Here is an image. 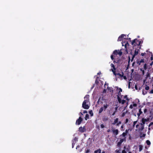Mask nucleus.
<instances>
[{
  "instance_id": "obj_40",
  "label": "nucleus",
  "mask_w": 153,
  "mask_h": 153,
  "mask_svg": "<svg viewBox=\"0 0 153 153\" xmlns=\"http://www.w3.org/2000/svg\"><path fill=\"white\" fill-rule=\"evenodd\" d=\"M100 126H101V128H103L105 127V126L103 125V124H101V125Z\"/></svg>"
},
{
  "instance_id": "obj_21",
  "label": "nucleus",
  "mask_w": 153,
  "mask_h": 153,
  "mask_svg": "<svg viewBox=\"0 0 153 153\" xmlns=\"http://www.w3.org/2000/svg\"><path fill=\"white\" fill-rule=\"evenodd\" d=\"M103 108L102 107H101L99 109V114H100L103 111Z\"/></svg>"
},
{
  "instance_id": "obj_27",
  "label": "nucleus",
  "mask_w": 153,
  "mask_h": 153,
  "mask_svg": "<svg viewBox=\"0 0 153 153\" xmlns=\"http://www.w3.org/2000/svg\"><path fill=\"white\" fill-rule=\"evenodd\" d=\"M139 151L140 152L142 149L143 146L142 145H139Z\"/></svg>"
},
{
  "instance_id": "obj_12",
  "label": "nucleus",
  "mask_w": 153,
  "mask_h": 153,
  "mask_svg": "<svg viewBox=\"0 0 153 153\" xmlns=\"http://www.w3.org/2000/svg\"><path fill=\"white\" fill-rule=\"evenodd\" d=\"M122 45L123 46V45L124 44L125 45L124 46H125V48L126 49H127V46H129V44L128 43V42H122Z\"/></svg>"
},
{
  "instance_id": "obj_59",
  "label": "nucleus",
  "mask_w": 153,
  "mask_h": 153,
  "mask_svg": "<svg viewBox=\"0 0 153 153\" xmlns=\"http://www.w3.org/2000/svg\"><path fill=\"white\" fill-rule=\"evenodd\" d=\"M153 61H152V62L150 64V65L152 66L153 65Z\"/></svg>"
},
{
  "instance_id": "obj_41",
  "label": "nucleus",
  "mask_w": 153,
  "mask_h": 153,
  "mask_svg": "<svg viewBox=\"0 0 153 153\" xmlns=\"http://www.w3.org/2000/svg\"><path fill=\"white\" fill-rule=\"evenodd\" d=\"M129 129H126L125 131V133L127 134H128V131H129Z\"/></svg>"
},
{
  "instance_id": "obj_4",
  "label": "nucleus",
  "mask_w": 153,
  "mask_h": 153,
  "mask_svg": "<svg viewBox=\"0 0 153 153\" xmlns=\"http://www.w3.org/2000/svg\"><path fill=\"white\" fill-rule=\"evenodd\" d=\"M82 120H83L81 118V117H80L76 121V125H80L81 123L82 122Z\"/></svg>"
},
{
  "instance_id": "obj_45",
  "label": "nucleus",
  "mask_w": 153,
  "mask_h": 153,
  "mask_svg": "<svg viewBox=\"0 0 153 153\" xmlns=\"http://www.w3.org/2000/svg\"><path fill=\"white\" fill-rule=\"evenodd\" d=\"M146 54V53H141V55L142 56H144Z\"/></svg>"
},
{
  "instance_id": "obj_33",
  "label": "nucleus",
  "mask_w": 153,
  "mask_h": 153,
  "mask_svg": "<svg viewBox=\"0 0 153 153\" xmlns=\"http://www.w3.org/2000/svg\"><path fill=\"white\" fill-rule=\"evenodd\" d=\"M143 68L145 70H146L147 69V65L146 64H145L144 65Z\"/></svg>"
},
{
  "instance_id": "obj_28",
  "label": "nucleus",
  "mask_w": 153,
  "mask_h": 153,
  "mask_svg": "<svg viewBox=\"0 0 153 153\" xmlns=\"http://www.w3.org/2000/svg\"><path fill=\"white\" fill-rule=\"evenodd\" d=\"M122 52L121 51H119V50H118V55H119L120 56H121L122 54Z\"/></svg>"
},
{
  "instance_id": "obj_1",
  "label": "nucleus",
  "mask_w": 153,
  "mask_h": 153,
  "mask_svg": "<svg viewBox=\"0 0 153 153\" xmlns=\"http://www.w3.org/2000/svg\"><path fill=\"white\" fill-rule=\"evenodd\" d=\"M85 100L82 104V107L86 109H89L90 106L88 105V103H90L89 100V95L88 94L86 95L84 97Z\"/></svg>"
},
{
  "instance_id": "obj_9",
  "label": "nucleus",
  "mask_w": 153,
  "mask_h": 153,
  "mask_svg": "<svg viewBox=\"0 0 153 153\" xmlns=\"http://www.w3.org/2000/svg\"><path fill=\"white\" fill-rule=\"evenodd\" d=\"M79 130L80 132L81 133L85 132L86 131L85 126H84L83 127L81 126L79 127Z\"/></svg>"
},
{
  "instance_id": "obj_44",
  "label": "nucleus",
  "mask_w": 153,
  "mask_h": 153,
  "mask_svg": "<svg viewBox=\"0 0 153 153\" xmlns=\"http://www.w3.org/2000/svg\"><path fill=\"white\" fill-rule=\"evenodd\" d=\"M146 134H143L142 135H140V138H141L143 137H145Z\"/></svg>"
},
{
  "instance_id": "obj_10",
  "label": "nucleus",
  "mask_w": 153,
  "mask_h": 153,
  "mask_svg": "<svg viewBox=\"0 0 153 153\" xmlns=\"http://www.w3.org/2000/svg\"><path fill=\"white\" fill-rule=\"evenodd\" d=\"M124 36L126 37V35L122 34H121L118 38V41H122V39L124 37Z\"/></svg>"
},
{
  "instance_id": "obj_36",
  "label": "nucleus",
  "mask_w": 153,
  "mask_h": 153,
  "mask_svg": "<svg viewBox=\"0 0 153 153\" xmlns=\"http://www.w3.org/2000/svg\"><path fill=\"white\" fill-rule=\"evenodd\" d=\"M90 152V150L88 149H87L85 150V153H88Z\"/></svg>"
},
{
  "instance_id": "obj_31",
  "label": "nucleus",
  "mask_w": 153,
  "mask_h": 153,
  "mask_svg": "<svg viewBox=\"0 0 153 153\" xmlns=\"http://www.w3.org/2000/svg\"><path fill=\"white\" fill-rule=\"evenodd\" d=\"M127 135L125 132H123L122 134L121 135V136L122 135V136L123 137H126L125 136Z\"/></svg>"
},
{
  "instance_id": "obj_5",
  "label": "nucleus",
  "mask_w": 153,
  "mask_h": 153,
  "mask_svg": "<svg viewBox=\"0 0 153 153\" xmlns=\"http://www.w3.org/2000/svg\"><path fill=\"white\" fill-rule=\"evenodd\" d=\"M144 59H137L136 60L137 63L139 65H140L141 63H144Z\"/></svg>"
},
{
  "instance_id": "obj_23",
  "label": "nucleus",
  "mask_w": 153,
  "mask_h": 153,
  "mask_svg": "<svg viewBox=\"0 0 153 153\" xmlns=\"http://www.w3.org/2000/svg\"><path fill=\"white\" fill-rule=\"evenodd\" d=\"M89 118V115L88 114H86L85 115V119L86 120H87V119Z\"/></svg>"
},
{
  "instance_id": "obj_39",
  "label": "nucleus",
  "mask_w": 153,
  "mask_h": 153,
  "mask_svg": "<svg viewBox=\"0 0 153 153\" xmlns=\"http://www.w3.org/2000/svg\"><path fill=\"white\" fill-rule=\"evenodd\" d=\"M115 152L117 153H120V150L119 149H117L115 151Z\"/></svg>"
},
{
  "instance_id": "obj_48",
  "label": "nucleus",
  "mask_w": 153,
  "mask_h": 153,
  "mask_svg": "<svg viewBox=\"0 0 153 153\" xmlns=\"http://www.w3.org/2000/svg\"><path fill=\"white\" fill-rule=\"evenodd\" d=\"M133 107H136L137 106V104L136 103H134L132 105Z\"/></svg>"
},
{
  "instance_id": "obj_37",
  "label": "nucleus",
  "mask_w": 153,
  "mask_h": 153,
  "mask_svg": "<svg viewBox=\"0 0 153 153\" xmlns=\"http://www.w3.org/2000/svg\"><path fill=\"white\" fill-rule=\"evenodd\" d=\"M118 107V104H117V107H116L115 108V111H116V112L117 111Z\"/></svg>"
},
{
  "instance_id": "obj_56",
  "label": "nucleus",
  "mask_w": 153,
  "mask_h": 153,
  "mask_svg": "<svg viewBox=\"0 0 153 153\" xmlns=\"http://www.w3.org/2000/svg\"><path fill=\"white\" fill-rule=\"evenodd\" d=\"M116 112V111H114L113 113V114H112V115L113 116H114L115 114V113Z\"/></svg>"
},
{
  "instance_id": "obj_58",
  "label": "nucleus",
  "mask_w": 153,
  "mask_h": 153,
  "mask_svg": "<svg viewBox=\"0 0 153 153\" xmlns=\"http://www.w3.org/2000/svg\"><path fill=\"white\" fill-rule=\"evenodd\" d=\"M118 62H118V61L117 62H116V61H115V60H114L113 61V63H118Z\"/></svg>"
},
{
  "instance_id": "obj_11",
  "label": "nucleus",
  "mask_w": 153,
  "mask_h": 153,
  "mask_svg": "<svg viewBox=\"0 0 153 153\" xmlns=\"http://www.w3.org/2000/svg\"><path fill=\"white\" fill-rule=\"evenodd\" d=\"M113 133L116 136L119 133V131L118 129L112 130Z\"/></svg>"
},
{
  "instance_id": "obj_24",
  "label": "nucleus",
  "mask_w": 153,
  "mask_h": 153,
  "mask_svg": "<svg viewBox=\"0 0 153 153\" xmlns=\"http://www.w3.org/2000/svg\"><path fill=\"white\" fill-rule=\"evenodd\" d=\"M89 113L90 114L91 116H92L93 115V113L92 110L89 111Z\"/></svg>"
},
{
  "instance_id": "obj_63",
  "label": "nucleus",
  "mask_w": 153,
  "mask_h": 153,
  "mask_svg": "<svg viewBox=\"0 0 153 153\" xmlns=\"http://www.w3.org/2000/svg\"><path fill=\"white\" fill-rule=\"evenodd\" d=\"M101 74V72H100L98 73H97V75H100V74Z\"/></svg>"
},
{
  "instance_id": "obj_15",
  "label": "nucleus",
  "mask_w": 153,
  "mask_h": 153,
  "mask_svg": "<svg viewBox=\"0 0 153 153\" xmlns=\"http://www.w3.org/2000/svg\"><path fill=\"white\" fill-rule=\"evenodd\" d=\"M108 106H109V105L106 103L105 105H104L103 107H102L103 108V109L104 111H105V110L107 108V107Z\"/></svg>"
},
{
  "instance_id": "obj_60",
  "label": "nucleus",
  "mask_w": 153,
  "mask_h": 153,
  "mask_svg": "<svg viewBox=\"0 0 153 153\" xmlns=\"http://www.w3.org/2000/svg\"><path fill=\"white\" fill-rule=\"evenodd\" d=\"M144 128V126H142V127H141V130H143Z\"/></svg>"
},
{
  "instance_id": "obj_2",
  "label": "nucleus",
  "mask_w": 153,
  "mask_h": 153,
  "mask_svg": "<svg viewBox=\"0 0 153 153\" xmlns=\"http://www.w3.org/2000/svg\"><path fill=\"white\" fill-rule=\"evenodd\" d=\"M141 42L137 40V39H136L133 40L131 42L132 45H134V46H135V44L137 45V46H139Z\"/></svg>"
},
{
  "instance_id": "obj_54",
  "label": "nucleus",
  "mask_w": 153,
  "mask_h": 153,
  "mask_svg": "<svg viewBox=\"0 0 153 153\" xmlns=\"http://www.w3.org/2000/svg\"><path fill=\"white\" fill-rule=\"evenodd\" d=\"M150 93L153 94V89H152L150 92Z\"/></svg>"
},
{
  "instance_id": "obj_55",
  "label": "nucleus",
  "mask_w": 153,
  "mask_h": 153,
  "mask_svg": "<svg viewBox=\"0 0 153 153\" xmlns=\"http://www.w3.org/2000/svg\"><path fill=\"white\" fill-rule=\"evenodd\" d=\"M87 113V111H86V110H84L83 112V113L84 114H85V113Z\"/></svg>"
},
{
  "instance_id": "obj_34",
  "label": "nucleus",
  "mask_w": 153,
  "mask_h": 153,
  "mask_svg": "<svg viewBox=\"0 0 153 153\" xmlns=\"http://www.w3.org/2000/svg\"><path fill=\"white\" fill-rule=\"evenodd\" d=\"M114 56L113 54L111 56V59L113 60H114Z\"/></svg>"
},
{
  "instance_id": "obj_30",
  "label": "nucleus",
  "mask_w": 153,
  "mask_h": 153,
  "mask_svg": "<svg viewBox=\"0 0 153 153\" xmlns=\"http://www.w3.org/2000/svg\"><path fill=\"white\" fill-rule=\"evenodd\" d=\"M136 56V55H135V54H134L133 55H132V57L131 58V62H132L133 61L134 58V57Z\"/></svg>"
},
{
  "instance_id": "obj_62",
  "label": "nucleus",
  "mask_w": 153,
  "mask_h": 153,
  "mask_svg": "<svg viewBox=\"0 0 153 153\" xmlns=\"http://www.w3.org/2000/svg\"><path fill=\"white\" fill-rule=\"evenodd\" d=\"M107 132H110V129H108V130H107Z\"/></svg>"
},
{
  "instance_id": "obj_16",
  "label": "nucleus",
  "mask_w": 153,
  "mask_h": 153,
  "mask_svg": "<svg viewBox=\"0 0 153 153\" xmlns=\"http://www.w3.org/2000/svg\"><path fill=\"white\" fill-rule=\"evenodd\" d=\"M112 54L114 55V56H115L117 55V54H118V51H117V50H114L113 51Z\"/></svg>"
},
{
  "instance_id": "obj_47",
  "label": "nucleus",
  "mask_w": 153,
  "mask_h": 153,
  "mask_svg": "<svg viewBox=\"0 0 153 153\" xmlns=\"http://www.w3.org/2000/svg\"><path fill=\"white\" fill-rule=\"evenodd\" d=\"M128 64H129V62H130V56H128Z\"/></svg>"
},
{
  "instance_id": "obj_57",
  "label": "nucleus",
  "mask_w": 153,
  "mask_h": 153,
  "mask_svg": "<svg viewBox=\"0 0 153 153\" xmlns=\"http://www.w3.org/2000/svg\"><path fill=\"white\" fill-rule=\"evenodd\" d=\"M149 75H150V74H149V73H147V75H146L147 77H149Z\"/></svg>"
},
{
  "instance_id": "obj_35",
  "label": "nucleus",
  "mask_w": 153,
  "mask_h": 153,
  "mask_svg": "<svg viewBox=\"0 0 153 153\" xmlns=\"http://www.w3.org/2000/svg\"><path fill=\"white\" fill-rule=\"evenodd\" d=\"M149 53H151V58H150V59H151V60H153V55H152V52H149Z\"/></svg>"
},
{
  "instance_id": "obj_42",
  "label": "nucleus",
  "mask_w": 153,
  "mask_h": 153,
  "mask_svg": "<svg viewBox=\"0 0 153 153\" xmlns=\"http://www.w3.org/2000/svg\"><path fill=\"white\" fill-rule=\"evenodd\" d=\"M128 121V118H127L126 120V121L125 122V123L126 124Z\"/></svg>"
},
{
  "instance_id": "obj_29",
  "label": "nucleus",
  "mask_w": 153,
  "mask_h": 153,
  "mask_svg": "<svg viewBox=\"0 0 153 153\" xmlns=\"http://www.w3.org/2000/svg\"><path fill=\"white\" fill-rule=\"evenodd\" d=\"M146 143L148 145H150L151 144V142L149 140H147L146 141Z\"/></svg>"
},
{
  "instance_id": "obj_3",
  "label": "nucleus",
  "mask_w": 153,
  "mask_h": 153,
  "mask_svg": "<svg viewBox=\"0 0 153 153\" xmlns=\"http://www.w3.org/2000/svg\"><path fill=\"white\" fill-rule=\"evenodd\" d=\"M117 99L118 100V101L119 103H121L122 104H123L126 102V101L125 100H121V98L120 97V96L119 95L117 96Z\"/></svg>"
},
{
  "instance_id": "obj_25",
  "label": "nucleus",
  "mask_w": 153,
  "mask_h": 153,
  "mask_svg": "<svg viewBox=\"0 0 153 153\" xmlns=\"http://www.w3.org/2000/svg\"><path fill=\"white\" fill-rule=\"evenodd\" d=\"M124 98L126 99V100H127L128 101L129 100V99L127 97V95H125L124 96Z\"/></svg>"
},
{
  "instance_id": "obj_17",
  "label": "nucleus",
  "mask_w": 153,
  "mask_h": 153,
  "mask_svg": "<svg viewBox=\"0 0 153 153\" xmlns=\"http://www.w3.org/2000/svg\"><path fill=\"white\" fill-rule=\"evenodd\" d=\"M139 51V49H136L134 51V54L136 55H137Z\"/></svg>"
},
{
  "instance_id": "obj_49",
  "label": "nucleus",
  "mask_w": 153,
  "mask_h": 153,
  "mask_svg": "<svg viewBox=\"0 0 153 153\" xmlns=\"http://www.w3.org/2000/svg\"><path fill=\"white\" fill-rule=\"evenodd\" d=\"M133 108V105H132L131 104L129 106V108L131 109H132Z\"/></svg>"
},
{
  "instance_id": "obj_26",
  "label": "nucleus",
  "mask_w": 153,
  "mask_h": 153,
  "mask_svg": "<svg viewBox=\"0 0 153 153\" xmlns=\"http://www.w3.org/2000/svg\"><path fill=\"white\" fill-rule=\"evenodd\" d=\"M127 113V111H126V112H123L122 115H121V117H123L125 116V115H126V114Z\"/></svg>"
},
{
  "instance_id": "obj_52",
  "label": "nucleus",
  "mask_w": 153,
  "mask_h": 153,
  "mask_svg": "<svg viewBox=\"0 0 153 153\" xmlns=\"http://www.w3.org/2000/svg\"><path fill=\"white\" fill-rule=\"evenodd\" d=\"M147 111V109L146 108V109H144V113H146V112Z\"/></svg>"
},
{
  "instance_id": "obj_19",
  "label": "nucleus",
  "mask_w": 153,
  "mask_h": 153,
  "mask_svg": "<svg viewBox=\"0 0 153 153\" xmlns=\"http://www.w3.org/2000/svg\"><path fill=\"white\" fill-rule=\"evenodd\" d=\"M118 118H116L114 121L113 123H112V124L113 125L115 124L116 123H117L118 122Z\"/></svg>"
},
{
  "instance_id": "obj_13",
  "label": "nucleus",
  "mask_w": 153,
  "mask_h": 153,
  "mask_svg": "<svg viewBox=\"0 0 153 153\" xmlns=\"http://www.w3.org/2000/svg\"><path fill=\"white\" fill-rule=\"evenodd\" d=\"M147 120L144 118H143L142 119V123L141 124L142 125H143L145 124L146 122L147 121Z\"/></svg>"
},
{
  "instance_id": "obj_22",
  "label": "nucleus",
  "mask_w": 153,
  "mask_h": 153,
  "mask_svg": "<svg viewBox=\"0 0 153 153\" xmlns=\"http://www.w3.org/2000/svg\"><path fill=\"white\" fill-rule=\"evenodd\" d=\"M122 89L121 88H120L119 89V92L118 93V95H119V96L120 95V94H121L120 92H122Z\"/></svg>"
},
{
  "instance_id": "obj_18",
  "label": "nucleus",
  "mask_w": 153,
  "mask_h": 153,
  "mask_svg": "<svg viewBox=\"0 0 153 153\" xmlns=\"http://www.w3.org/2000/svg\"><path fill=\"white\" fill-rule=\"evenodd\" d=\"M139 113H138L137 114V115L138 117H139L140 115L142 114L143 113L142 111H141V109H140L139 110Z\"/></svg>"
},
{
  "instance_id": "obj_8",
  "label": "nucleus",
  "mask_w": 153,
  "mask_h": 153,
  "mask_svg": "<svg viewBox=\"0 0 153 153\" xmlns=\"http://www.w3.org/2000/svg\"><path fill=\"white\" fill-rule=\"evenodd\" d=\"M111 68H113V69H111L112 72H113L114 75H116L115 73V70H116V68H115L114 65L113 64L111 63Z\"/></svg>"
},
{
  "instance_id": "obj_7",
  "label": "nucleus",
  "mask_w": 153,
  "mask_h": 153,
  "mask_svg": "<svg viewBox=\"0 0 153 153\" xmlns=\"http://www.w3.org/2000/svg\"><path fill=\"white\" fill-rule=\"evenodd\" d=\"M126 140V138L125 137L123 139H121L120 140V141L118 142L117 144V146H120L121 145L122 143L124 141Z\"/></svg>"
},
{
  "instance_id": "obj_50",
  "label": "nucleus",
  "mask_w": 153,
  "mask_h": 153,
  "mask_svg": "<svg viewBox=\"0 0 153 153\" xmlns=\"http://www.w3.org/2000/svg\"><path fill=\"white\" fill-rule=\"evenodd\" d=\"M142 93H143V95H145V94H146L147 93V92L146 91H145V93L144 92V91H143Z\"/></svg>"
},
{
  "instance_id": "obj_32",
  "label": "nucleus",
  "mask_w": 153,
  "mask_h": 153,
  "mask_svg": "<svg viewBox=\"0 0 153 153\" xmlns=\"http://www.w3.org/2000/svg\"><path fill=\"white\" fill-rule=\"evenodd\" d=\"M146 87L145 88V89L146 90H149V86H147L146 85Z\"/></svg>"
},
{
  "instance_id": "obj_14",
  "label": "nucleus",
  "mask_w": 153,
  "mask_h": 153,
  "mask_svg": "<svg viewBox=\"0 0 153 153\" xmlns=\"http://www.w3.org/2000/svg\"><path fill=\"white\" fill-rule=\"evenodd\" d=\"M116 75H118L119 76H120V77H123V76L124 73H123V72H122L121 73V74H120L119 73H116Z\"/></svg>"
},
{
  "instance_id": "obj_46",
  "label": "nucleus",
  "mask_w": 153,
  "mask_h": 153,
  "mask_svg": "<svg viewBox=\"0 0 153 153\" xmlns=\"http://www.w3.org/2000/svg\"><path fill=\"white\" fill-rule=\"evenodd\" d=\"M122 153H126V152L125 149H124L122 151Z\"/></svg>"
},
{
  "instance_id": "obj_64",
  "label": "nucleus",
  "mask_w": 153,
  "mask_h": 153,
  "mask_svg": "<svg viewBox=\"0 0 153 153\" xmlns=\"http://www.w3.org/2000/svg\"><path fill=\"white\" fill-rule=\"evenodd\" d=\"M135 88L136 90H137V86H135Z\"/></svg>"
},
{
  "instance_id": "obj_43",
  "label": "nucleus",
  "mask_w": 153,
  "mask_h": 153,
  "mask_svg": "<svg viewBox=\"0 0 153 153\" xmlns=\"http://www.w3.org/2000/svg\"><path fill=\"white\" fill-rule=\"evenodd\" d=\"M121 121H119L118 123H117V126H119V125L120 124H121Z\"/></svg>"
},
{
  "instance_id": "obj_20",
  "label": "nucleus",
  "mask_w": 153,
  "mask_h": 153,
  "mask_svg": "<svg viewBox=\"0 0 153 153\" xmlns=\"http://www.w3.org/2000/svg\"><path fill=\"white\" fill-rule=\"evenodd\" d=\"M101 150L100 149H97L94 151V153H101Z\"/></svg>"
},
{
  "instance_id": "obj_61",
  "label": "nucleus",
  "mask_w": 153,
  "mask_h": 153,
  "mask_svg": "<svg viewBox=\"0 0 153 153\" xmlns=\"http://www.w3.org/2000/svg\"><path fill=\"white\" fill-rule=\"evenodd\" d=\"M124 128V126L123 125H122V126H121V128L122 129H123V128Z\"/></svg>"
},
{
  "instance_id": "obj_6",
  "label": "nucleus",
  "mask_w": 153,
  "mask_h": 153,
  "mask_svg": "<svg viewBox=\"0 0 153 153\" xmlns=\"http://www.w3.org/2000/svg\"><path fill=\"white\" fill-rule=\"evenodd\" d=\"M78 141V138L76 137H75L72 140V148H73L76 141Z\"/></svg>"
},
{
  "instance_id": "obj_53",
  "label": "nucleus",
  "mask_w": 153,
  "mask_h": 153,
  "mask_svg": "<svg viewBox=\"0 0 153 153\" xmlns=\"http://www.w3.org/2000/svg\"><path fill=\"white\" fill-rule=\"evenodd\" d=\"M123 78L125 80H126L127 79V78H126V77L125 76H123Z\"/></svg>"
},
{
  "instance_id": "obj_38",
  "label": "nucleus",
  "mask_w": 153,
  "mask_h": 153,
  "mask_svg": "<svg viewBox=\"0 0 153 153\" xmlns=\"http://www.w3.org/2000/svg\"><path fill=\"white\" fill-rule=\"evenodd\" d=\"M137 122L136 121H134L133 123V127H134L135 126L136 124V123Z\"/></svg>"
},
{
  "instance_id": "obj_51",
  "label": "nucleus",
  "mask_w": 153,
  "mask_h": 153,
  "mask_svg": "<svg viewBox=\"0 0 153 153\" xmlns=\"http://www.w3.org/2000/svg\"><path fill=\"white\" fill-rule=\"evenodd\" d=\"M153 125V122H151L150 123V124H149V126H151V125Z\"/></svg>"
}]
</instances>
